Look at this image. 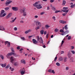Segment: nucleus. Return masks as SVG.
Returning a JSON list of instances; mask_svg holds the SVG:
<instances>
[{"mask_svg":"<svg viewBox=\"0 0 75 75\" xmlns=\"http://www.w3.org/2000/svg\"><path fill=\"white\" fill-rule=\"evenodd\" d=\"M0 65L2 67H5L6 66V65H7V64L6 63H5L4 64H0Z\"/></svg>","mask_w":75,"mask_h":75,"instance_id":"nucleus-10","label":"nucleus"},{"mask_svg":"<svg viewBox=\"0 0 75 75\" xmlns=\"http://www.w3.org/2000/svg\"><path fill=\"white\" fill-rule=\"evenodd\" d=\"M41 34H44V30H41L40 31Z\"/></svg>","mask_w":75,"mask_h":75,"instance_id":"nucleus-35","label":"nucleus"},{"mask_svg":"<svg viewBox=\"0 0 75 75\" xmlns=\"http://www.w3.org/2000/svg\"><path fill=\"white\" fill-rule=\"evenodd\" d=\"M12 55H14V56L16 55V54L13 53L12 52H10L8 54H7L6 55V56H11Z\"/></svg>","mask_w":75,"mask_h":75,"instance_id":"nucleus-3","label":"nucleus"},{"mask_svg":"<svg viewBox=\"0 0 75 75\" xmlns=\"http://www.w3.org/2000/svg\"><path fill=\"white\" fill-rule=\"evenodd\" d=\"M60 33H64V31L63 29H61L60 30Z\"/></svg>","mask_w":75,"mask_h":75,"instance_id":"nucleus-24","label":"nucleus"},{"mask_svg":"<svg viewBox=\"0 0 75 75\" xmlns=\"http://www.w3.org/2000/svg\"><path fill=\"white\" fill-rule=\"evenodd\" d=\"M56 65H57V66H60V64L58 62H57L56 63Z\"/></svg>","mask_w":75,"mask_h":75,"instance_id":"nucleus-38","label":"nucleus"},{"mask_svg":"<svg viewBox=\"0 0 75 75\" xmlns=\"http://www.w3.org/2000/svg\"><path fill=\"white\" fill-rule=\"evenodd\" d=\"M44 34H45H45H47V31H45L44 32Z\"/></svg>","mask_w":75,"mask_h":75,"instance_id":"nucleus-61","label":"nucleus"},{"mask_svg":"<svg viewBox=\"0 0 75 75\" xmlns=\"http://www.w3.org/2000/svg\"><path fill=\"white\" fill-rule=\"evenodd\" d=\"M14 65L15 66H17V62H15Z\"/></svg>","mask_w":75,"mask_h":75,"instance_id":"nucleus-60","label":"nucleus"},{"mask_svg":"<svg viewBox=\"0 0 75 75\" xmlns=\"http://www.w3.org/2000/svg\"><path fill=\"white\" fill-rule=\"evenodd\" d=\"M12 9L13 10L15 11H17V10H18V8L17 7H13L12 8Z\"/></svg>","mask_w":75,"mask_h":75,"instance_id":"nucleus-7","label":"nucleus"},{"mask_svg":"<svg viewBox=\"0 0 75 75\" xmlns=\"http://www.w3.org/2000/svg\"><path fill=\"white\" fill-rule=\"evenodd\" d=\"M6 15V13H4L3 15H0V17H4Z\"/></svg>","mask_w":75,"mask_h":75,"instance_id":"nucleus-11","label":"nucleus"},{"mask_svg":"<svg viewBox=\"0 0 75 75\" xmlns=\"http://www.w3.org/2000/svg\"><path fill=\"white\" fill-rule=\"evenodd\" d=\"M66 4V1L65 0L63 1V3L62 4V6H65Z\"/></svg>","mask_w":75,"mask_h":75,"instance_id":"nucleus-13","label":"nucleus"},{"mask_svg":"<svg viewBox=\"0 0 75 75\" xmlns=\"http://www.w3.org/2000/svg\"><path fill=\"white\" fill-rule=\"evenodd\" d=\"M54 1V0H50V3H53Z\"/></svg>","mask_w":75,"mask_h":75,"instance_id":"nucleus-50","label":"nucleus"},{"mask_svg":"<svg viewBox=\"0 0 75 75\" xmlns=\"http://www.w3.org/2000/svg\"><path fill=\"white\" fill-rule=\"evenodd\" d=\"M8 45V47H10V42H8V43H7Z\"/></svg>","mask_w":75,"mask_h":75,"instance_id":"nucleus-28","label":"nucleus"},{"mask_svg":"<svg viewBox=\"0 0 75 75\" xmlns=\"http://www.w3.org/2000/svg\"><path fill=\"white\" fill-rule=\"evenodd\" d=\"M38 29H40V27L39 26L37 27H36L35 28V30H38Z\"/></svg>","mask_w":75,"mask_h":75,"instance_id":"nucleus-31","label":"nucleus"},{"mask_svg":"<svg viewBox=\"0 0 75 75\" xmlns=\"http://www.w3.org/2000/svg\"><path fill=\"white\" fill-rule=\"evenodd\" d=\"M21 75H24V74H25L24 71H21Z\"/></svg>","mask_w":75,"mask_h":75,"instance_id":"nucleus-20","label":"nucleus"},{"mask_svg":"<svg viewBox=\"0 0 75 75\" xmlns=\"http://www.w3.org/2000/svg\"><path fill=\"white\" fill-rule=\"evenodd\" d=\"M52 18L53 19H54V21H55L56 19H55V16H53Z\"/></svg>","mask_w":75,"mask_h":75,"instance_id":"nucleus-49","label":"nucleus"},{"mask_svg":"<svg viewBox=\"0 0 75 75\" xmlns=\"http://www.w3.org/2000/svg\"><path fill=\"white\" fill-rule=\"evenodd\" d=\"M14 29L15 31H17V28L16 27H15L14 28Z\"/></svg>","mask_w":75,"mask_h":75,"instance_id":"nucleus-48","label":"nucleus"},{"mask_svg":"<svg viewBox=\"0 0 75 75\" xmlns=\"http://www.w3.org/2000/svg\"><path fill=\"white\" fill-rule=\"evenodd\" d=\"M20 47H19V46L17 47V50H20Z\"/></svg>","mask_w":75,"mask_h":75,"instance_id":"nucleus-52","label":"nucleus"},{"mask_svg":"<svg viewBox=\"0 0 75 75\" xmlns=\"http://www.w3.org/2000/svg\"><path fill=\"white\" fill-rule=\"evenodd\" d=\"M9 67H10V66H8V65L6 67V69H7V68H8Z\"/></svg>","mask_w":75,"mask_h":75,"instance_id":"nucleus-53","label":"nucleus"},{"mask_svg":"<svg viewBox=\"0 0 75 75\" xmlns=\"http://www.w3.org/2000/svg\"><path fill=\"white\" fill-rule=\"evenodd\" d=\"M23 13H25V8H23Z\"/></svg>","mask_w":75,"mask_h":75,"instance_id":"nucleus-33","label":"nucleus"},{"mask_svg":"<svg viewBox=\"0 0 75 75\" xmlns=\"http://www.w3.org/2000/svg\"><path fill=\"white\" fill-rule=\"evenodd\" d=\"M17 19V18L16 17L15 18V19L11 21H10V23H14V21H15V20H16Z\"/></svg>","mask_w":75,"mask_h":75,"instance_id":"nucleus-15","label":"nucleus"},{"mask_svg":"<svg viewBox=\"0 0 75 75\" xmlns=\"http://www.w3.org/2000/svg\"><path fill=\"white\" fill-rule=\"evenodd\" d=\"M64 40H62V45H61V47L62 46V44H64Z\"/></svg>","mask_w":75,"mask_h":75,"instance_id":"nucleus-45","label":"nucleus"},{"mask_svg":"<svg viewBox=\"0 0 75 75\" xmlns=\"http://www.w3.org/2000/svg\"><path fill=\"white\" fill-rule=\"evenodd\" d=\"M38 3H40V1L35 2L33 4V6L34 7H36L38 9H40L42 8V6H41V4L38 5Z\"/></svg>","mask_w":75,"mask_h":75,"instance_id":"nucleus-1","label":"nucleus"},{"mask_svg":"<svg viewBox=\"0 0 75 75\" xmlns=\"http://www.w3.org/2000/svg\"><path fill=\"white\" fill-rule=\"evenodd\" d=\"M71 54L70 52H68L67 55L68 56V57H69V58H70V57H71Z\"/></svg>","mask_w":75,"mask_h":75,"instance_id":"nucleus-14","label":"nucleus"},{"mask_svg":"<svg viewBox=\"0 0 75 75\" xmlns=\"http://www.w3.org/2000/svg\"><path fill=\"white\" fill-rule=\"evenodd\" d=\"M59 31V30L57 28H56L55 29L54 31L55 32H58Z\"/></svg>","mask_w":75,"mask_h":75,"instance_id":"nucleus-30","label":"nucleus"},{"mask_svg":"<svg viewBox=\"0 0 75 75\" xmlns=\"http://www.w3.org/2000/svg\"><path fill=\"white\" fill-rule=\"evenodd\" d=\"M5 11L4 10H2L1 12V14L0 15H2V14L4 13Z\"/></svg>","mask_w":75,"mask_h":75,"instance_id":"nucleus-16","label":"nucleus"},{"mask_svg":"<svg viewBox=\"0 0 75 75\" xmlns=\"http://www.w3.org/2000/svg\"><path fill=\"white\" fill-rule=\"evenodd\" d=\"M68 26V25H66L64 27V29L65 30H67L68 29V27H67V26Z\"/></svg>","mask_w":75,"mask_h":75,"instance_id":"nucleus-19","label":"nucleus"},{"mask_svg":"<svg viewBox=\"0 0 75 75\" xmlns=\"http://www.w3.org/2000/svg\"><path fill=\"white\" fill-rule=\"evenodd\" d=\"M69 10V9H67L66 10H63V12H66V13H68Z\"/></svg>","mask_w":75,"mask_h":75,"instance_id":"nucleus-17","label":"nucleus"},{"mask_svg":"<svg viewBox=\"0 0 75 75\" xmlns=\"http://www.w3.org/2000/svg\"><path fill=\"white\" fill-rule=\"evenodd\" d=\"M12 1H10V0H7L5 3V6H8V4H10V3H12Z\"/></svg>","mask_w":75,"mask_h":75,"instance_id":"nucleus-2","label":"nucleus"},{"mask_svg":"<svg viewBox=\"0 0 75 75\" xmlns=\"http://www.w3.org/2000/svg\"><path fill=\"white\" fill-rule=\"evenodd\" d=\"M68 7H64L63 8V10H66V9H68Z\"/></svg>","mask_w":75,"mask_h":75,"instance_id":"nucleus-46","label":"nucleus"},{"mask_svg":"<svg viewBox=\"0 0 75 75\" xmlns=\"http://www.w3.org/2000/svg\"><path fill=\"white\" fill-rule=\"evenodd\" d=\"M34 17L35 18H38V16H34Z\"/></svg>","mask_w":75,"mask_h":75,"instance_id":"nucleus-57","label":"nucleus"},{"mask_svg":"<svg viewBox=\"0 0 75 75\" xmlns=\"http://www.w3.org/2000/svg\"><path fill=\"white\" fill-rule=\"evenodd\" d=\"M57 57H56L55 59H54V62H55V61H57Z\"/></svg>","mask_w":75,"mask_h":75,"instance_id":"nucleus-44","label":"nucleus"},{"mask_svg":"<svg viewBox=\"0 0 75 75\" xmlns=\"http://www.w3.org/2000/svg\"><path fill=\"white\" fill-rule=\"evenodd\" d=\"M48 36V33H47L46 35V38H47Z\"/></svg>","mask_w":75,"mask_h":75,"instance_id":"nucleus-64","label":"nucleus"},{"mask_svg":"<svg viewBox=\"0 0 75 75\" xmlns=\"http://www.w3.org/2000/svg\"><path fill=\"white\" fill-rule=\"evenodd\" d=\"M23 16H27L26 12H23Z\"/></svg>","mask_w":75,"mask_h":75,"instance_id":"nucleus-26","label":"nucleus"},{"mask_svg":"<svg viewBox=\"0 0 75 75\" xmlns=\"http://www.w3.org/2000/svg\"><path fill=\"white\" fill-rule=\"evenodd\" d=\"M71 49H72L71 50H73V49H74V47L73 46H71Z\"/></svg>","mask_w":75,"mask_h":75,"instance_id":"nucleus-56","label":"nucleus"},{"mask_svg":"<svg viewBox=\"0 0 75 75\" xmlns=\"http://www.w3.org/2000/svg\"><path fill=\"white\" fill-rule=\"evenodd\" d=\"M1 57V59H4V57H3V56L1 55H0Z\"/></svg>","mask_w":75,"mask_h":75,"instance_id":"nucleus-36","label":"nucleus"},{"mask_svg":"<svg viewBox=\"0 0 75 75\" xmlns=\"http://www.w3.org/2000/svg\"><path fill=\"white\" fill-rule=\"evenodd\" d=\"M61 53L62 54H64V52L63 51H62L61 52Z\"/></svg>","mask_w":75,"mask_h":75,"instance_id":"nucleus-59","label":"nucleus"},{"mask_svg":"<svg viewBox=\"0 0 75 75\" xmlns=\"http://www.w3.org/2000/svg\"><path fill=\"white\" fill-rule=\"evenodd\" d=\"M11 14H12V13H9L6 17V18L7 19L8 18H10V17L11 16Z\"/></svg>","mask_w":75,"mask_h":75,"instance_id":"nucleus-8","label":"nucleus"},{"mask_svg":"<svg viewBox=\"0 0 75 75\" xmlns=\"http://www.w3.org/2000/svg\"><path fill=\"white\" fill-rule=\"evenodd\" d=\"M59 61H62L63 59L62 57H61L59 58Z\"/></svg>","mask_w":75,"mask_h":75,"instance_id":"nucleus-34","label":"nucleus"},{"mask_svg":"<svg viewBox=\"0 0 75 75\" xmlns=\"http://www.w3.org/2000/svg\"><path fill=\"white\" fill-rule=\"evenodd\" d=\"M36 25L37 26H38L39 25V27H41V23L38 22L37 21L36 22Z\"/></svg>","mask_w":75,"mask_h":75,"instance_id":"nucleus-4","label":"nucleus"},{"mask_svg":"<svg viewBox=\"0 0 75 75\" xmlns=\"http://www.w3.org/2000/svg\"><path fill=\"white\" fill-rule=\"evenodd\" d=\"M8 41H6L5 42V45H6V44H7L8 43Z\"/></svg>","mask_w":75,"mask_h":75,"instance_id":"nucleus-55","label":"nucleus"},{"mask_svg":"<svg viewBox=\"0 0 75 75\" xmlns=\"http://www.w3.org/2000/svg\"><path fill=\"white\" fill-rule=\"evenodd\" d=\"M51 73H53V74H55V72L54 71V70H52Z\"/></svg>","mask_w":75,"mask_h":75,"instance_id":"nucleus-51","label":"nucleus"},{"mask_svg":"<svg viewBox=\"0 0 75 75\" xmlns=\"http://www.w3.org/2000/svg\"><path fill=\"white\" fill-rule=\"evenodd\" d=\"M10 59L11 60V63H13V61H14L16 60V59L14 58L13 57V56H12L11 58H10Z\"/></svg>","mask_w":75,"mask_h":75,"instance_id":"nucleus-6","label":"nucleus"},{"mask_svg":"<svg viewBox=\"0 0 75 75\" xmlns=\"http://www.w3.org/2000/svg\"><path fill=\"white\" fill-rule=\"evenodd\" d=\"M45 28H49V27H50V26H48V25H45Z\"/></svg>","mask_w":75,"mask_h":75,"instance_id":"nucleus-40","label":"nucleus"},{"mask_svg":"<svg viewBox=\"0 0 75 75\" xmlns=\"http://www.w3.org/2000/svg\"><path fill=\"white\" fill-rule=\"evenodd\" d=\"M68 33H69V31L68 30H66L64 32V34H68Z\"/></svg>","mask_w":75,"mask_h":75,"instance_id":"nucleus-22","label":"nucleus"},{"mask_svg":"<svg viewBox=\"0 0 75 75\" xmlns=\"http://www.w3.org/2000/svg\"><path fill=\"white\" fill-rule=\"evenodd\" d=\"M59 12H61V11H55L54 12V13H59Z\"/></svg>","mask_w":75,"mask_h":75,"instance_id":"nucleus-27","label":"nucleus"},{"mask_svg":"<svg viewBox=\"0 0 75 75\" xmlns=\"http://www.w3.org/2000/svg\"><path fill=\"white\" fill-rule=\"evenodd\" d=\"M71 37L69 36L68 37L67 39L69 40L71 39Z\"/></svg>","mask_w":75,"mask_h":75,"instance_id":"nucleus-42","label":"nucleus"},{"mask_svg":"<svg viewBox=\"0 0 75 75\" xmlns=\"http://www.w3.org/2000/svg\"><path fill=\"white\" fill-rule=\"evenodd\" d=\"M20 13H21V14L23 13V9H21V10H20Z\"/></svg>","mask_w":75,"mask_h":75,"instance_id":"nucleus-47","label":"nucleus"},{"mask_svg":"<svg viewBox=\"0 0 75 75\" xmlns=\"http://www.w3.org/2000/svg\"><path fill=\"white\" fill-rule=\"evenodd\" d=\"M75 7V4H74L73 5H71L70 6L71 8H74Z\"/></svg>","mask_w":75,"mask_h":75,"instance_id":"nucleus-21","label":"nucleus"},{"mask_svg":"<svg viewBox=\"0 0 75 75\" xmlns=\"http://www.w3.org/2000/svg\"><path fill=\"white\" fill-rule=\"evenodd\" d=\"M71 52L72 54H75V52L74 50H71Z\"/></svg>","mask_w":75,"mask_h":75,"instance_id":"nucleus-41","label":"nucleus"},{"mask_svg":"<svg viewBox=\"0 0 75 75\" xmlns=\"http://www.w3.org/2000/svg\"><path fill=\"white\" fill-rule=\"evenodd\" d=\"M64 34H65V33H64V32L63 33H61V35H64Z\"/></svg>","mask_w":75,"mask_h":75,"instance_id":"nucleus-62","label":"nucleus"},{"mask_svg":"<svg viewBox=\"0 0 75 75\" xmlns=\"http://www.w3.org/2000/svg\"><path fill=\"white\" fill-rule=\"evenodd\" d=\"M64 62H66L67 61V57H65L64 59Z\"/></svg>","mask_w":75,"mask_h":75,"instance_id":"nucleus-25","label":"nucleus"},{"mask_svg":"<svg viewBox=\"0 0 75 75\" xmlns=\"http://www.w3.org/2000/svg\"><path fill=\"white\" fill-rule=\"evenodd\" d=\"M48 72H50V73H51V72H52V69H49L48 70Z\"/></svg>","mask_w":75,"mask_h":75,"instance_id":"nucleus-39","label":"nucleus"},{"mask_svg":"<svg viewBox=\"0 0 75 75\" xmlns=\"http://www.w3.org/2000/svg\"><path fill=\"white\" fill-rule=\"evenodd\" d=\"M52 10H54V11H55V10H56L55 9V7H54V6L52 7Z\"/></svg>","mask_w":75,"mask_h":75,"instance_id":"nucleus-23","label":"nucleus"},{"mask_svg":"<svg viewBox=\"0 0 75 75\" xmlns=\"http://www.w3.org/2000/svg\"><path fill=\"white\" fill-rule=\"evenodd\" d=\"M3 26H0V30H2L3 31Z\"/></svg>","mask_w":75,"mask_h":75,"instance_id":"nucleus-32","label":"nucleus"},{"mask_svg":"<svg viewBox=\"0 0 75 75\" xmlns=\"http://www.w3.org/2000/svg\"><path fill=\"white\" fill-rule=\"evenodd\" d=\"M40 42L42 44L43 43V40H40Z\"/></svg>","mask_w":75,"mask_h":75,"instance_id":"nucleus-58","label":"nucleus"},{"mask_svg":"<svg viewBox=\"0 0 75 75\" xmlns=\"http://www.w3.org/2000/svg\"><path fill=\"white\" fill-rule=\"evenodd\" d=\"M11 71H14V68H12V69H11Z\"/></svg>","mask_w":75,"mask_h":75,"instance_id":"nucleus-63","label":"nucleus"},{"mask_svg":"<svg viewBox=\"0 0 75 75\" xmlns=\"http://www.w3.org/2000/svg\"><path fill=\"white\" fill-rule=\"evenodd\" d=\"M9 7H7L5 8V10H6V11H7V10H9Z\"/></svg>","mask_w":75,"mask_h":75,"instance_id":"nucleus-29","label":"nucleus"},{"mask_svg":"<svg viewBox=\"0 0 75 75\" xmlns=\"http://www.w3.org/2000/svg\"><path fill=\"white\" fill-rule=\"evenodd\" d=\"M44 13H45V12H41L40 13V15H42V14H44Z\"/></svg>","mask_w":75,"mask_h":75,"instance_id":"nucleus-43","label":"nucleus"},{"mask_svg":"<svg viewBox=\"0 0 75 75\" xmlns=\"http://www.w3.org/2000/svg\"><path fill=\"white\" fill-rule=\"evenodd\" d=\"M31 30H29L27 31H26L25 32V34H27L29 33V32H31Z\"/></svg>","mask_w":75,"mask_h":75,"instance_id":"nucleus-12","label":"nucleus"},{"mask_svg":"<svg viewBox=\"0 0 75 75\" xmlns=\"http://www.w3.org/2000/svg\"><path fill=\"white\" fill-rule=\"evenodd\" d=\"M21 39H22V40H25V38L23 37H21Z\"/></svg>","mask_w":75,"mask_h":75,"instance_id":"nucleus-54","label":"nucleus"},{"mask_svg":"<svg viewBox=\"0 0 75 75\" xmlns=\"http://www.w3.org/2000/svg\"><path fill=\"white\" fill-rule=\"evenodd\" d=\"M21 63H23V64H25V62L24 60H21Z\"/></svg>","mask_w":75,"mask_h":75,"instance_id":"nucleus-18","label":"nucleus"},{"mask_svg":"<svg viewBox=\"0 0 75 75\" xmlns=\"http://www.w3.org/2000/svg\"><path fill=\"white\" fill-rule=\"evenodd\" d=\"M32 41L33 43L35 44H37L38 43V41H37V40L34 39H32Z\"/></svg>","mask_w":75,"mask_h":75,"instance_id":"nucleus-5","label":"nucleus"},{"mask_svg":"<svg viewBox=\"0 0 75 75\" xmlns=\"http://www.w3.org/2000/svg\"><path fill=\"white\" fill-rule=\"evenodd\" d=\"M59 23H62V24H65L67 22L66 21H64L63 20H60L59 21Z\"/></svg>","mask_w":75,"mask_h":75,"instance_id":"nucleus-9","label":"nucleus"},{"mask_svg":"<svg viewBox=\"0 0 75 75\" xmlns=\"http://www.w3.org/2000/svg\"><path fill=\"white\" fill-rule=\"evenodd\" d=\"M37 40L38 41L40 40V38L39 37V36H37Z\"/></svg>","mask_w":75,"mask_h":75,"instance_id":"nucleus-37","label":"nucleus"}]
</instances>
